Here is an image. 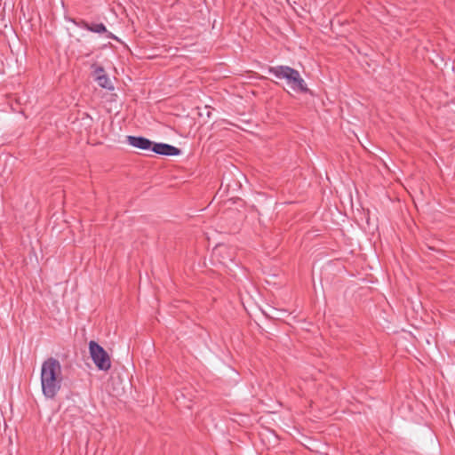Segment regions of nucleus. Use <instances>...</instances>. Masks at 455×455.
<instances>
[{
	"label": "nucleus",
	"mask_w": 455,
	"mask_h": 455,
	"mask_svg": "<svg viewBox=\"0 0 455 455\" xmlns=\"http://www.w3.org/2000/svg\"><path fill=\"white\" fill-rule=\"evenodd\" d=\"M40 379L43 395L48 399H53L60 390L63 382L60 363L53 357L44 361Z\"/></svg>",
	"instance_id": "nucleus-1"
},
{
	"label": "nucleus",
	"mask_w": 455,
	"mask_h": 455,
	"mask_svg": "<svg viewBox=\"0 0 455 455\" xmlns=\"http://www.w3.org/2000/svg\"><path fill=\"white\" fill-rule=\"evenodd\" d=\"M151 151H153L156 154L162 155V156H178L180 153V150L170 144L166 143H153V147L151 148Z\"/></svg>",
	"instance_id": "nucleus-4"
},
{
	"label": "nucleus",
	"mask_w": 455,
	"mask_h": 455,
	"mask_svg": "<svg viewBox=\"0 0 455 455\" xmlns=\"http://www.w3.org/2000/svg\"><path fill=\"white\" fill-rule=\"evenodd\" d=\"M268 73L278 79H285L288 85L297 92H307V84L298 70L288 66H275L268 69Z\"/></svg>",
	"instance_id": "nucleus-2"
},
{
	"label": "nucleus",
	"mask_w": 455,
	"mask_h": 455,
	"mask_svg": "<svg viewBox=\"0 0 455 455\" xmlns=\"http://www.w3.org/2000/svg\"><path fill=\"white\" fill-rule=\"evenodd\" d=\"M228 249L225 246L220 245L214 248L213 250V255L217 256L224 251H226Z\"/></svg>",
	"instance_id": "nucleus-8"
},
{
	"label": "nucleus",
	"mask_w": 455,
	"mask_h": 455,
	"mask_svg": "<svg viewBox=\"0 0 455 455\" xmlns=\"http://www.w3.org/2000/svg\"><path fill=\"white\" fill-rule=\"evenodd\" d=\"M83 28L93 33L106 34L108 38L116 39V37L111 32L108 31L106 26L103 23L84 22Z\"/></svg>",
	"instance_id": "nucleus-7"
},
{
	"label": "nucleus",
	"mask_w": 455,
	"mask_h": 455,
	"mask_svg": "<svg viewBox=\"0 0 455 455\" xmlns=\"http://www.w3.org/2000/svg\"><path fill=\"white\" fill-rule=\"evenodd\" d=\"M89 352L91 358L96 367L103 371H107L111 368V360L107 351L96 341L89 342Z\"/></svg>",
	"instance_id": "nucleus-3"
},
{
	"label": "nucleus",
	"mask_w": 455,
	"mask_h": 455,
	"mask_svg": "<svg viewBox=\"0 0 455 455\" xmlns=\"http://www.w3.org/2000/svg\"><path fill=\"white\" fill-rule=\"evenodd\" d=\"M94 79L98 84L105 89L113 90L114 86L109 77L105 74L103 68L97 67L94 70Z\"/></svg>",
	"instance_id": "nucleus-6"
},
{
	"label": "nucleus",
	"mask_w": 455,
	"mask_h": 455,
	"mask_svg": "<svg viewBox=\"0 0 455 455\" xmlns=\"http://www.w3.org/2000/svg\"><path fill=\"white\" fill-rule=\"evenodd\" d=\"M220 263L225 264L226 262L224 259H222V260H220Z\"/></svg>",
	"instance_id": "nucleus-9"
},
{
	"label": "nucleus",
	"mask_w": 455,
	"mask_h": 455,
	"mask_svg": "<svg viewBox=\"0 0 455 455\" xmlns=\"http://www.w3.org/2000/svg\"><path fill=\"white\" fill-rule=\"evenodd\" d=\"M127 142L129 145L142 150H151L154 143L147 138L139 136H127Z\"/></svg>",
	"instance_id": "nucleus-5"
}]
</instances>
